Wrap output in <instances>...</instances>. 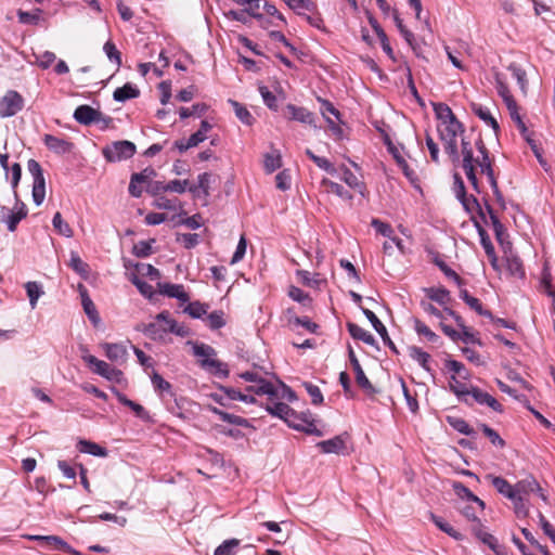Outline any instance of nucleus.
I'll use <instances>...</instances> for the list:
<instances>
[{
    "mask_svg": "<svg viewBox=\"0 0 555 555\" xmlns=\"http://www.w3.org/2000/svg\"><path fill=\"white\" fill-rule=\"evenodd\" d=\"M52 224L59 234H61L65 237L73 236V229L66 221L63 220L62 215L59 211L55 212V215L52 219Z\"/></svg>",
    "mask_w": 555,
    "mask_h": 555,
    "instance_id": "nucleus-42",
    "label": "nucleus"
},
{
    "mask_svg": "<svg viewBox=\"0 0 555 555\" xmlns=\"http://www.w3.org/2000/svg\"><path fill=\"white\" fill-rule=\"evenodd\" d=\"M153 387L159 395L173 396L172 386L169 382L165 380L157 372H154L151 376Z\"/></svg>",
    "mask_w": 555,
    "mask_h": 555,
    "instance_id": "nucleus-37",
    "label": "nucleus"
},
{
    "mask_svg": "<svg viewBox=\"0 0 555 555\" xmlns=\"http://www.w3.org/2000/svg\"><path fill=\"white\" fill-rule=\"evenodd\" d=\"M362 309V312L363 314L366 317V319L371 322L372 326L374 327V330L379 334V335H385L387 336V328L386 326L380 322V320L376 317V314L371 311L370 309H366V308H361Z\"/></svg>",
    "mask_w": 555,
    "mask_h": 555,
    "instance_id": "nucleus-49",
    "label": "nucleus"
},
{
    "mask_svg": "<svg viewBox=\"0 0 555 555\" xmlns=\"http://www.w3.org/2000/svg\"><path fill=\"white\" fill-rule=\"evenodd\" d=\"M207 310L208 305L202 304L199 301H193L185 307L184 312L194 319H201L207 313Z\"/></svg>",
    "mask_w": 555,
    "mask_h": 555,
    "instance_id": "nucleus-46",
    "label": "nucleus"
},
{
    "mask_svg": "<svg viewBox=\"0 0 555 555\" xmlns=\"http://www.w3.org/2000/svg\"><path fill=\"white\" fill-rule=\"evenodd\" d=\"M476 535L478 537V539L482 541V543L487 544L496 555H502L498 541L492 534L479 530L476 532Z\"/></svg>",
    "mask_w": 555,
    "mask_h": 555,
    "instance_id": "nucleus-60",
    "label": "nucleus"
},
{
    "mask_svg": "<svg viewBox=\"0 0 555 555\" xmlns=\"http://www.w3.org/2000/svg\"><path fill=\"white\" fill-rule=\"evenodd\" d=\"M192 352L198 359V364L205 371L222 378H227L230 374L227 363L219 361L217 351L209 345L204 343H192Z\"/></svg>",
    "mask_w": 555,
    "mask_h": 555,
    "instance_id": "nucleus-2",
    "label": "nucleus"
},
{
    "mask_svg": "<svg viewBox=\"0 0 555 555\" xmlns=\"http://www.w3.org/2000/svg\"><path fill=\"white\" fill-rule=\"evenodd\" d=\"M157 320L158 321H164V323H166V333L167 332H170V333H173L178 336H185L186 335V330L179 325L173 319L170 318V314L168 311H163L160 313L157 314Z\"/></svg>",
    "mask_w": 555,
    "mask_h": 555,
    "instance_id": "nucleus-26",
    "label": "nucleus"
},
{
    "mask_svg": "<svg viewBox=\"0 0 555 555\" xmlns=\"http://www.w3.org/2000/svg\"><path fill=\"white\" fill-rule=\"evenodd\" d=\"M209 183H210V175L208 172L201 173L197 177V184L190 185L189 191L193 194L197 193L198 190H202L204 195H209Z\"/></svg>",
    "mask_w": 555,
    "mask_h": 555,
    "instance_id": "nucleus-45",
    "label": "nucleus"
},
{
    "mask_svg": "<svg viewBox=\"0 0 555 555\" xmlns=\"http://www.w3.org/2000/svg\"><path fill=\"white\" fill-rule=\"evenodd\" d=\"M480 428L485 436L489 438L492 444L498 446L500 448H503L505 446V441L500 437V435L494 429H492L486 424H481Z\"/></svg>",
    "mask_w": 555,
    "mask_h": 555,
    "instance_id": "nucleus-63",
    "label": "nucleus"
},
{
    "mask_svg": "<svg viewBox=\"0 0 555 555\" xmlns=\"http://www.w3.org/2000/svg\"><path fill=\"white\" fill-rule=\"evenodd\" d=\"M433 106L434 112L441 124L454 116L452 109L444 103H434Z\"/></svg>",
    "mask_w": 555,
    "mask_h": 555,
    "instance_id": "nucleus-56",
    "label": "nucleus"
},
{
    "mask_svg": "<svg viewBox=\"0 0 555 555\" xmlns=\"http://www.w3.org/2000/svg\"><path fill=\"white\" fill-rule=\"evenodd\" d=\"M43 141L50 151L59 155L70 153L74 149L72 142L52 134H46Z\"/></svg>",
    "mask_w": 555,
    "mask_h": 555,
    "instance_id": "nucleus-14",
    "label": "nucleus"
},
{
    "mask_svg": "<svg viewBox=\"0 0 555 555\" xmlns=\"http://www.w3.org/2000/svg\"><path fill=\"white\" fill-rule=\"evenodd\" d=\"M414 331L418 336H424L428 341L433 344H440V337L433 332L424 322L418 319H414Z\"/></svg>",
    "mask_w": 555,
    "mask_h": 555,
    "instance_id": "nucleus-32",
    "label": "nucleus"
},
{
    "mask_svg": "<svg viewBox=\"0 0 555 555\" xmlns=\"http://www.w3.org/2000/svg\"><path fill=\"white\" fill-rule=\"evenodd\" d=\"M258 90L268 108L276 112L279 107L276 96L266 86H259Z\"/></svg>",
    "mask_w": 555,
    "mask_h": 555,
    "instance_id": "nucleus-51",
    "label": "nucleus"
},
{
    "mask_svg": "<svg viewBox=\"0 0 555 555\" xmlns=\"http://www.w3.org/2000/svg\"><path fill=\"white\" fill-rule=\"evenodd\" d=\"M453 490L456 495L461 499H466L467 501L477 503L481 509L485 508V502L476 496L467 487H465L462 482L455 481L453 482Z\"/></svg>",
    "mask_w": 555,
    "mask_h": 555,
    "instance_id": "nucleus-29",
    "label": "nucleus"
},
{
    "mask_svg": "<svg viewBox=\"0 0 555 555\" xmlns=\"http://www.w3.org/2000/svg\"><path fill=\"white\" fill-rule=\"evenodd\" d=\"M287 117L291 120H296L302 124L314 126V115L305 107L296 106L294 104L286 105Z\"/></svg>",
    "mask_w": 555,
    "mask_h": 555,
    "instance_id": "nucleus-15",
    "label": "nucleus"
},
{
    "mask_svg": "<svg viewBox=\"0 0 555 555\" xmlns=\"http://www.w3.org/2000/svg\"><path fill=\"white\" fill-rule=\"evenodd\" d=\"M288 323L292 325H295V326H302L311 333H315L317 330L319 328V325L311 322L310 319L307 317H305V318L291 317L288 319Z\"/></svg>",
    "mask_w": 555,
    "mask_h": 555,
    "instance_id": "nucleus-59",
    "label": "nucleus"
},
{
    "mask_svg": "<svg viewBox=\"0 0 555 555\" xmlns=\"http://www.w3.org/2000/svg\"><path fill=\"white\" fill-rule=\"evenodd\" d=\"M349 359L356 374V382L359 385V387H361L365 392L370 395L374 393L375 388L373 387L369 378L365 376L364 371L362 370V366L360 365V362L357 359L352 349H349Z\"/></svg>",
    "mask_w": 555,
    "mask_h": 555,
    "instance_id": "nucleus-11",
    "label": "nucleus"
},
{
    "mask_svg": "<svg viewBox=\"0 0 555 555\" xmlns=\"http://www.w3.org/2000/svg\"><path fill=\"white\" fill-rule=\"evenodd\" d=\"M238 544L240 541L237 539L227 540L215 550L214 555H234Z\"/></svg>",
    "mask_w": 555,
    "mask_h": 555,
    "instance_id": "nucleus-52",
    "label": "nucleus"
},
{
    "mask_svg": "<svg viewBox=\"0 0 555 555\" xmlns=\"http://www.w3.org/2000/svg\"><path fill=\"white\" fill-rule=\"evenodd\" d=\"M209 411H211L214 414L218 415L220 420H222L225 423L243 426L247 423V421L241 416L230 414L228 412H224L216 406H209Z\"/></svg>",
    "mask_w": 555,
    "mask_h": 555,
    "instance_id": "nucleus-40",
    "label": "nucleus"
},
{
    "mask_svg": "<svg viewBox=\"0 0 555 555\" xmlns=\"http://www.w3.org/2000/svg\"><path fill=\"white\" fill-rule=\"evenodd\" d=\"M292 427L301 430L304 433L321 436L322 433L319 430L312 420H308L307 416L300 417L298 416V420H295V422L292 423Z\"/></svg>",
    "mask_w": 555,
    "mask_h": 555,
    "instance_id": "nucleus-31",
    "label": "nucleus"
},
{
    "mask_svg": "<svg viewBox=\"0 0 555 555\" xmlns=\"http://www.w3.org/2000/svg\"><path fill=\"white\" fill-rule=\"evenodd\" d=\"M116 396H117L118 401L121 404L130 408L138 417H140L142 420H146L147 418V416H149L147 412L145 411V409L141 404H139V403L128 399L124 393H121L119 391L116 392Z\"/></svg>",
    "mask_w": 555,
    "mask_h": 555,
    "instance_id": "nucleus-35",
    "label": "nucleus"
},
{
    "mask_svg": "<svg viewBox=\"0 0 555 555\" xmlns=\"http://www.w3.org/2000/svg\"><path fill=\"white\" fill-rule=\"evenodd\" d=\"M83 361L91 367L92 372L106 378L109 382H120L122 378V372L115 369L107 362L99 360L92 354L82 356Z\"/></svg>",
    "mask_w": 555,
    "mask_h": 555,
    "instance_id": "nucleus-5",
    "label": "nucleus"
},
{
    "mask_svg": "<svg viewBox=\"0 0 555 555\" xmlns=\"http://www.w3.org/2000/svg\"><path fill=\"white\" fill-rule=\"evenodd\" d=\"M74 118L81 125H91L103 121L107 126L112 118L103 116V114L89 105H79L74 112Z\"/></svg>",
    "mask_w": 555,
    "mask_h": 555,
    "instance_id": "nucleus-6",
    "label": "nucleus"
},
{
    "mask_svg": "<svg viewBox=\"0 0 555 555\" xmlns=\"http://www.w3.org/2000/svg\"><path fill=\"white\" fill-rule=\"evenodd\" d=\"M140 95V90L128 82L120 88H117L113 93V99L116 102H126L127 100L135 99Z\"/></svg>",
    "mask_w": 555,
    "mask_h": 555,
    "instance_id": "nucleus-24",
    "label": "nucleus"
},
{
    "mask_svg": "<svg viewBox=\"0 0 555 555\" xmlns=\"http://www.w3.org/2000/svg\"><path fill=\"white\" fill-rule=\"evenodd\" d=\"M26 216L24 204L14 210L9 207H1V220L7 223L8 230L13 232L16 229L17 223Z\"/></svg>",
    "mask_w": 555,
    "mask_h": 555,
    "instance_id": "nucleus-13",
    "label": "nucleus"
},
{
    "mask_svg": "<svg viewBox=\"0 0 555 555\" xmlns=\"http://www.w3.org/2000/svg\"><path fill=\"white\" fill-rule=\"evenodd\" d=\"M288 8L299 15V12H313L317 7L310 0H292Z\"/></svg>",
    "mask_w": 555,
    "mask_h": 555,
    "instance_id": "nucleus-58",
    "label": "nucleus"
},
{
    "mask_svg": "<svg viewBox=\"0 0 555 555\" xmlns=\"http://www.w3.org/2000/svg\"><path fill=\"white\" fill-rule=\"evenodd\" d=\"M487 478L491 479L493 487L503 495L511 500H515L517 496V492L515 491V487H513L507 480L500 476L488 475Z\"/></svg>",
    "mask_w": 555,
    "mask_h": 555,
    "instance_id": "nucleus-22",
    "label": "nucleus"
},
{
    "mask_svg": "<svg viewBox=\"0 0 555 555\" xmlns=\"http://www.w3.org/2000/svg\"><path fill=\"white\" fill-rule=\"evenodd\" d=\"M37 546L42 550H68V544L56 535H38Z\"/></svg>",
    "mask_w": 555,
    "mask_h": 555,
    "instance_id": "nucleus-18",
    "label": "nucleus"
},
{
    "mask_svg": "<svg viewBox=\"0 0 555 555\" xmlns=\"http://www.w3.org/2000/svg\"><path fill=\"white\" fill-rule=\"evenodd\" d=\"M447 422L453 429H455L456 431H459L463 435L472 436L474 434V429L469 426V424L464 418L456 417V416H448Z\"/></svg>",
    "mask_w": 555,
    "mask_h": 555,
    "instance_id": "nucleus-39",
    "label": "nucleus"
},
{
    "mask_svg": "<svg viewBox=\"0 0 555 555\" xmlns=\"http://www.w3.org/2000/svg\"><path fill=\"white\" fill-rule=\"evenodd\" d=\"M430 518L434 521V524L441 531L446 532L448 535L452 537L454 540H457V541L463 540V534L461 532L456 531L450 524L444 521L441 517L431 514Z\"/></svg>",
    "mask_w": 555,
    "mask_h": 555,
    "instance_id": "nucleus-36",
    "label": "nucleus"
},
{
    "mask_svg": "<svg viewBox=\"0 0 555 555\" xmlns=\"http://www.w3.org/2000/svg\"><path fill=\"white\" fill-rule=\"evenodd\" d=\"M207 109H208V106L206 104L196 103V104L192 105V107H181L179 109V115L182 119H185V118H189L192 116L201 117L206 113Z\"/></svg>",
    "mask_w": 555,
    "mask_h": 555,
    "instance_id": "nucleus-43",
    "label": "nucleus"
},
{
    "mask_svg": "<svg viewBox=\"0 0 555 555\" xmlns=\"http://www.w3.org/2000/svg\"><path fill=\"white\" fill-rule=\"evenodd\" d=\"M157 285L162 295L170 298H177L182 302L190 300L188 293L184 291V287L181 284L158 283Z\"/></svg>",
    "mask_w": 555,
    "mask_h": 555,
    "instance_id": "nucleus-16",
    "label": "nucleus"
},
{
    "mask_svg": "<svg viewBox=\"0 0 555 555\" xmlns=\"http://www.w3.org/2000/svg\"><path fill=\"white\" fill-rule=\"evenodd\" d=\"M462 168L475 190H478V179L476 169L479 168L481 173L488 177V170L485 166L492 168L488 149L481 138H478L473 144L465 138L462 139Z\"/></svg>",
    "mask_w": 555,
    "mask_h": 555,
    "instance_id": "nucleus-1",
    "label": "nucleus"
},
{
    "mask_svg": "<svg viewBox=\"0 0 555 555\" xmlns=\"http://www.w3.org/2000/svg\"><path fill=\"white\" fill-rule=\"evenodd\" d=\"M105 356L113 362L122 364L126 362L128 357V350L126 345L121 343H103L101 344Z\"/></svg>",
    "mask_w": 555,
    "mask_h": 555,
    "instance_id": "nucleus-10",
    "label": "nucleus"
},
{
    "mask_svg": "<svg viewBox=\"0 0 555 555\" xmlns=\"http://www.w3.org/2000/svg\"><path fill=\"white\" fill-rule=\"evenodd\" d=\"M424 293L427 298L437 302L438 305L447 308V305L450 302V292L444 287H427L424 288Z\"/></svg>",
    "mask_w": 555,
    "mask_h": 555,
    "instance_id": "nucleus-20",
    "label": "nucleus"
},
{
    "mask_svg": "<svg viewBox=\"0 0 555 555\" xmlns=\"http://www.w3.org/2000/svg\"><path fill=\"white\" fill-rule=\"evenodd\" d=\"M508 70L512 73V76L516 79L520 90L524 93H526L528 86L526 72L515 63L508 66Z\"/></svg>",
    "mask_w": 555,
    "mask_h": 555,
    "instance_id": "nucleus-44",
    "label": "nucleus"
},
{
    "mask_svg": "<svg viewBox=\"0 0 555 555\" xmlns=\"http://www.w3.org/2000/svg\"><path fill=\"white\" fill-rule=\"evenodd\" d=\"M282 166L281 154L273 151L264 155L263 167L267 173H272Z\"/></svg>",
    "mask_w": 555,
    "mask_h": 555,
    "instance_id": "nucleus-38",
    "label": "nucleus"
},
{
    "mask_svg": "<svg viewBox=\"0 0 555 555\" xmlns=\"http://www.w3.org/2000/svg\"><path fill=\"white\" fill-rule=\"evenodd\" d=\"M23 107V99L16 91H9L0 99V116L15 115Z\"/></svg>",
    "mask_w": 555,
    "mask_h": 555,
    "instance_id": "nucleus-7",
    "label": "nucleus"
},
{
    "mask_svg": "<svg viewBox=\"0 0 555 555\" xmlns=\"http://www.w3.org/2000/svg\"><path fill=\"white\" fill-rule=\"evenodd\" d=\"M103 156L107 162L115 163L132 157L135 153L134 143L122 140L106 145L102 150Z\"/></svg>",
    "mask_w": 555,
    "mask_h": 555,
    "instance_id": "nucleus-4",
    "label": "nucleus"
},
{
    "mask_svg": "<svg viewBox=\"0 0 555 555\" xmlns=\"http://www.w3.org/2000/svg\"><path fill=\"white\" fill-rule=\"evenodd\" d=\"M69 266L82 276H86L89 272V266L76 253H72Z\"/></svg>",
    "mask_w": 555,
    "mask_h": 555,
    "instance_id": "nucleus-53",
    "label": "nucleus"
},
{
    "mask_svg": "<svg viewBox=\"0 0 555 555\" xmlns=\"http://www.w3.org/2000/svg\"><path fill=\"white\" fill-rule=\"evenodd\" d=\"M472 109L481 120H483L488 126H490L495 132L499 131V124L495 120V118L491 115L489 108L480 104H473Z\"/></svg>",
    "mask_w": 555,
    "mask_h": 555,
    "instance_id": "nucleus-30",
    "label": "nucleus"
},
{
    "mask_svg": "<svg viewBox=\"0 0 555 555\" xmlns=\"http://www.w3.org/2000/svg\"><path fill=\"white\" fill-rule=\"evenodd\" d=\"M440 138L443 141L446 153L451 157L452 162H459L456 137L463 132L462 124L456 119L455 115L451 119L440 122L438 127Z\"/></svg>",
    "mask_w": 555,
    "mask_h": 555,
    "instance_id": "nucleus-3",
    "label": "nucleus"
},
{
    "mask_svg": "<svg viewBox=\"0 0 555 555\" xmlns=\"http://www.w3.org/2000/svg\"><path fill=\"white\" fill-rule=\"evenodd\" d=\"M476 225H477L478 234L480 236V244L483 247L485 253L487 254V256H492L493 251H495V250H494V246L492 245L488 233L478 223H476Z\"/></svg>",
    "mask_w": 555,
    "mask_h": 555,
    "instance_id": "nucleus-61",
    "label": "nucleus"
},
{
    "mask_svg": "<svg viewBox=\"0 0 555 555\" xmlns=\"http://www.w3.org/2000/svg\"><path fill=\"white\" fill-rule=\"evenodd\" d=\"M317 447L323 453L341 454L346 450V442L344 440V437L341 435H339V436H335L332 439L323 440V441L318 442Z\"/></svg>",
    "mask_w": 555,
    "mask_h": 555,
    "instance_id": "nucleus-17",
    "label": "nucleus"
},
{
    "mask_svg": "<svg viewBox=\"0 0 555 555\" xmlns=\"http://www.w3.org/2000/svg\"><path fill=\"white\" fill-rule=\"evenodd\" d=\"M485 169L488 170V180L490 182V185L492 188V191H493L496 202L500 204L502 209H505L504 197H503L501 191L499 190L498 182H496L494 173H493V169L489 168L488 165L485 166Z\"/></svg>",
    "mask_w": 555,
    "mask_h": 555,
    "instance_id": "nucleus-50",
    "label": "nucleus"
},
{
    "mask_svg": "<svg viewBox=\"0 0 555 555\" xmlns=\"http://www.w3.org/2000/svg\"><path fill=\"white\" fill-rule=\"evenodd\" d=\"M299 15L304 17L312 27H315L322 31H327L326 27L324 26L323 18L315 10L313 12H299Z\"/></svg>",
    "mask_w": 555,
    "mask_h": 555,
    "instance_id": "nucleus-47",
    "label": "nucleus"
},
{
    "mask_svg": "<svg viewBox=\"0 0 555 555\" xmlns=\"http://www.w3.org/2000/svg\"><path fill=\"white\" fill-rule=\"evenodd\" d=\"M248 392H254L258 396H268L270 401H273L279 397L278 388L269 380L257 383L246 388Z\"/></svg>",
    "mask_w": 555,
    "mask_h": 555,
    "instance_id": "nucleus-19",
    "label": "nucleus"
},
{
    "mask_svg": "<svg viewBox=\"0 0 555 555\" xmlns=\"http://www.w3.org/2000/svg\"><path fill=\"white\" fill-rule=\"evenodd\" d=\"M177 242L181 243L185 248L190 249L198 244L199 235L196 233L178 234Z\"/></svg>",
    "mask_w": 555,
    "mask_h": 555,
    "instance_id": "nucleus-62",
    "label": "nucleus"
},
{
    "mask_svg": "<svg viewBox=\"0 0 555 555\" xmlns=\"http://www.w3.org/2000/svg\"><path fill=\"white\" fill-rule=\"evenodd\" d=\"M288 296L293 300H295L297 302H300L302 305L310 304V301H311L310 296L307 293H305L302 289H300L299 287H296V286H291L289 287Z\"/></svg>",
    "mask_w": 555,
    "mask_h": 555,
    "instance_id": "nucleus-64",
    "label": "nucleus"
},
{
    "mask_svg": "<svg viewBox=\"0 0 555 555\" xmlns=\"http://www.w3.org/2000/svg\"><path fill=\"white\" fill-rule=\"evenodd\" d=\"M165 327L166 323H164V321H158L156 318L154 322L139 325L138 330L143 332L150 338L157 339L162 338L163 335L166 333Z\"/></svg>",
    "mask_w": 555,
    "mask_h": 555,
    "instance_id": "nucleus-21",
    "label": "nucleus"
},
{
    "mask_svg": "<svg viewBox=\"0 0 555 555\" xmlns=\"http://www.w3.org/2000/svg\"><path fill=\"white\" fill-rule=\"evenodd\" d=\"M451 391L465 404L472 405L473 401L468 399L469 388L461 383L455 376H451L450 379Z\"/></svg>",
    "mask_w": 555,
    "mask_h": 555,
    "instance_id": "nucleus-27",
    "label": "nucleus"
},
{
    "mask_svg": "<svg viewBox=\"0 0 555 555\" xmlns=\"http://www.w3.org/2000/svg\"><path fill=\"white\" fill-rule=\"evenodd\" d=\"M229 103L234 109L235 116L245 125L251 126L255 121V118L250 114V112L241 103L234 100H229Z\"/></svg>",
    "mask_w": 555,
    "mask_h": 555,
    "instance_id": "nucleus-33",
    "label": "nucleus"
},
{
    "mask_svg": "<svg viewBox=\"0 0 555 555\" xmlns=\"http://www.w3.org/2000/svg\"><path fill=\"white\" fill-rule=\"evenodd\" d=\"M468 399L480 405H487L495 412L503 411L502 404L494 397L478 387H469Z\"/></svg>",
    "mask_w": 555,
    "mask_h": 555,
    "instance_id": "nucleus-8",
    "label": "nucleus"
},
{
    "mask_svg": "<svg viewBox=\"0 0 555 555\" xmlns=\"http://www.w3.org/2000/svg\"><path fill=\"white\" fill-rule=\"evenodd\" d=\"M179 201L177 198L171 199L166 196L159 195L155 198L153 202V206H155L158 209H166V210H176L178 207Z\"/></svg>",
    "mask_w": 555,
    "mask_h": 555,
    "instance_id": "nucleus-57",
    "label": "nucleus"
},
{
    "mask_svg": "<svg viewBox=\"0 0 555 555\" xmlns=\"http://www.w3.org/2000/svg\"><path fill=\"white\" fill-rule=\"evenodd\" d=\"M77 449L81 453L91 454L94 456L104 457L107 455V450L95 442L80 439L77 442Z\"/></svg>",
    "mask_w": 555,
    "mask_h": 555,
    "instance_id": "nucleus-25",
    "label": "nucleus"
},
{
    "mask_svg": "<svg viewBox=\"0 0 555 555\" xmlns=\"http://www.w3.org/2000/svg\"><path fill=\"white\" fill-rule=\"evenodd\" d=\"M506 269L513 276L522 279L525 278V268L521 259L516 255H508L506 257Z\"/></svg>",
    "mask_w": 555,
    "mask_h": 555,
    "instance_id": "nucleus-28",
    "label": "nucleus"
},
{
    "mask_svg": "<svg viewBox=\"0 0 555 555\" xmlns=\"http://www.w3.org/2000/svg\"><path fill=\"white\" fill-rule=\"evenodd\" d=\"M321 185L325 188L326 192L334 193L340 198H344V199L352 198L351 194L347 190H345V188L343 185H340L337 182L331 181L330 179L324 178L321 181Z\"/></svg>",
    "mask_w": 555,
    "mask_h": 555,
    "instance_id": "nucleus-34",
    "label": "nucleus"
},
{
    "mask_svg": "<svg viewBox=\"0 0 555 555\" xmlns=\"http://www.w3.org/2000/svg\"><path fill=\"white\" fill-rule=\"evenodd\" d=\"M78 291L81 297V305L83 308L85 313L89 318V320L93 323V325H99L101 322L99 312L95 308V305L93 304L92 299L90 298L88 291L85 285L79 284Z\"/></svg>",
    "mask_w": 555,
    "mask_h": 555,
    "instance_id": "nucleus-12",
    "label": "nucleus"
},
{
    "mask_svg": "<svg viewBox=\"0 0 555 555\" xmlns=\"http://www.w3.org/2000/svg\"><path fill=\"white\" fill-rule=\"evenodd\" d=\"M103 50L111 62H113L117 67L121 65V55L117 50L116 46L112 41L105 42Z\"/></svg>",
    "mask_w": 555,
    "mask_h": 555,
    "instance_id": "nucleus-55",
    "label": "nucleus"
},
{
    "mask_svg": "<svg viewBox=\"0 0 555 555\" xmlns=\"http://www.w3.org/2000/svg\"><path fill=\"white\" fill-rule=\"evenodd\" d=\"M535 490H540V486L533 478L520 480L515 485L517 496H522L524 494H528L529 492H533Z\"/></svg>",
    "mask_w": 555,
    "mask_h": 555,
    "instance_id": "nucleus-41",
    "label": "nucleus"
},
{
    "mask_svg": "<svg viewBox=\"0 0 555 555\" xmlns=\"http://www.w3.org/2000/svg\"><path fill=\"white\" fill-rule=\"evenodd\" d=\"M410 354L415 361H417L421 364L423 369H425L426 371H430V367L428 365L430 360L429 353L423 351L418 347H411Z\"/></svg>",
    "mask_w": 555,
    "mask_h": 555,
    "instance_id": "nucleus-48",
    "label": "nucleus"
},
{
    "mask_svg": "<svg viewBox=\"0 0 555 555\" xmlns=\"http://www.w3.org/2000/svg\"><path fill=\"white\" fill-rule=\"evenodd\" d=\"M207 324L211 330H218L225 325L224 313L221 310L212 311L207 317Z\"/></svg>",
    "mask_w": 555,
    "mask_h": 555,
    "instance_id": "nucleus-54",
    "label": "nucleus"
},
{
    "mask_svg": "<svg viewBox=\"0 0 555 555\" xmlns=\"http://www.w3.org/2000/svg\"><path fill=\"white\" fill-rule=\"evenodd\" d=\"M347 327H348L349 334L354 339H359L369 346H375L376 340H375L374 336L370 332L364 330L363 327L359 326L358 324L351 323V322L347 323Z\"/></svg>",
    "mask_w": 555,
    "mask_h": 555,
    "instance_id": "nucleus-23",
    "label": "nucleus"
},
{
    "mask_svg": "<svg viewBox=\"0 0 555 555\" xmlns=\"http://www.w3.org/2000/svg\"><path fill=\"white\" fill-rule=\"evenodd\" d=\"M266 411L272 416L283 420L288 426L292 427V423L298 420V414L284 402H272L266 405Z\"/></svg>",
    "mask_w": 555,
    "mask_h": 555,
    "instance_id": "nucleus-9",
    "label": "nucleus"
}]
</instances>
